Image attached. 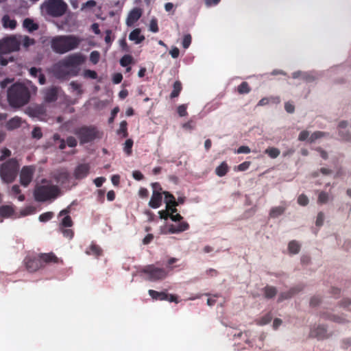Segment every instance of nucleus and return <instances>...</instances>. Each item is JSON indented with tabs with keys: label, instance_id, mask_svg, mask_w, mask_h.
I'll return each mask as SVG.
<instances>
[{
	"label": "nucleus",
	"instance_id": "nucleus-1",
	"mask_svg": "<svg viewBox=\"0 0 351 351\" xmlns=\"http://www.w3.org/2000/svg\"><path fill=\"white\" fill-rule=\"evenodd\" d=\"M81 40L73 35L56 36L51 38L50 46L52 51L58 54H64L78 47Z\"/></svg>",
	"mask_w": 351,
	"mask_h": 351
},
{
	"label": "nucleus",
	"instance_id": "nucleus-2",
	"mask_svg": "<svg viewBox=\"0 0 351 351\" xmlns=\"http://www.w3.org/2000/svg\"><path fill=\"white\" fill-rule=\"evenodd\" d=\"M29 90L23 84L15 83L8 90V101L12 107L23 106L29 102Z\"/></svg>",
	"mask_w": 351,
	"mask_h": 351
},
{
	"label": "nucleus",
	"instance_id": "nucleus-3",
	"mask_svg": "<svg viewBox=\"0 0 351 351\" xmlns=\"http://www.w3.org/2000/svg\"><path fill=\"white\" fill-rule=\"evenodd\" d=\"M41 8L49 16L58 18L66 14L68 5L64 0H45Z\"/></svg>",
	"mask_w": 351,
	"mask_h": 351
},
{
	"label": "nucleus",
	"instance_id": "nucleus-4",
	"mask_svg": "<svg viewBox=\"0 0 351 351\" xmlns=\"http://www.w3.org/2000/svg\"><path fill=\"white\" fill-rule=\"evenodd\" d=\"M19 165L15 158H11L3 163L0 169V176L6 183L12 182L19 171Z\"/></svg>",
	"mask_w": 351,
	"mask_h": 351
},
{
	"label": "nucleus",
	"instance_id": "nucleus-5",
	"mask_svg": "<svg viewBox=\"0 0 351 351\" xmlns=\"http://www.w3.org/2000/svg\"><path fill=\"white\" fill-rule=\"evenodd\" d=\"M74 134L80 140V144H85L93 141L96 138H100L99 131L95 126H82L75 129Z\"/></svg>",
	"mask_w": 351,
	"mask_h": 351
},
{
	"label": "nucleus",
	"instance_id": "nucleus-6",
	"mask_svg": "<svg viewBox=\"0 0 351 351\" xmlns=\"http://www.w3.org/2000/svg\"><path fill=\"white\" fill-rule=\"evenodd\" d=\"M59 191V188L56 185L43 184L36 186L34 195L37 202H45L49 199L56 198Z\"/></svg>",
	"mask_w": 351,
	"mask_h": 351
},
{
	"label": "nucleus",
	"instance_id": "nucleus-7",
	"mask_svg": "<svg viewBox=\"0 0 351 351\" xmlns=\"http://www.w3.org/2000/svg\"><path fill=\"white\" fill-rule=\"evenodd\" d=\"M141 272L146 275V280L152 282L162 280L168 275V272L164 268L157 267L154 265L145 266Z\"/></svg>",
	"mask_w": 351,
	"mask_h": 351
},
{
	"label": "nucleus",
	"instance_id": "nucleus-8",
	"mask_svg": "<svg viewBox=\"0 0 351 351\" xmlns=\"http://www.w3.org/2000/svg\"><path fill=\"white\" fill-rule=\"evenodd\" d=\"M19 49L20 40H19V36L7 37L0 41V53L16 51Z\"/></svg>",
	"mask_w": 351,
	"mask_h": 351
},
{
	"label": "nucleus",
	"instance_id": "nucleus-9",
	"mask_svg": "<svg viewBox=\"0 0 351 351\" xmlns=\"http://www.w3.org/2000/svg\"><path fill=\"white\" fill-rule=\"evenodd\" d=\"M170 219L173 221H179L178 225L171 224L169 226L168 232L171 234L180 233L187 230L189 228V224L186 221H182V216L179 213L170 214Z\"/></svg>",
	"mask_w": 351,
	"mask_h": 351
},
{
	"label": "nucleus",
	"instance_id": "nucleus-10",
	"mask_svg": "<svg viewBox=\"0 0 351 351\" xmlns=\"http://www.w3.org/2000/svg\"><path fill=\"white\" fill-rule=\"evenodd\" d=\"M154 191L152 197L149 202V206L152 208H158L162 204V192L160 184L158 182H154L152 184Z\"/></svg>",
	"mask_w": 351,
	"mask_h": 351
},
{
	"label": "nucleus",
	"instance_id": "nucleus-11",
	"mask_svg": "<svg viewBox=\"0 0 351 351\" xmlns=\"http://www.w3.org/2000/svg\"><path fill=\"white\" fill-rule=\"evenodd\" d=\"M35 172L34 166H24L20 173V183L22 186L27 187L33 179Z\"/></svg>",
	"mask_w": 351,
	"mask_h": 351
},
{
	"label": "nucleus",
	"instance_id": "nucleus-12",
	"mask_svg": "<svg viewBox=\"0 0 351 351\" xmlns=\"http://www.w3.org/2000/svg\"><path fill=\"white\" fill-rule=\"evenodd\" d=\"M148 293L152 298L155 300H167L170 302L175 303L179 302L177 295L168 294L165 291L159 292L155 290L149 289Z\"/></svg>",
	"mask_w": 351,
	"mask_h": 351
},
{
	"label": "nucleus",
	"instance_id": "nucleus-13",
	"mask_svg": "<svg viewBox=\"0 0 351 351\" xmlns=\"http://www.w3.org/2000/svg\"><path fill=\"white\" fill-rule=\"evenodd\" d=\"M24 263L26 269L29 272H35L40 268L43 267V264L40 263L39 255L36 256H27L24 259Z\"/></svg>",
	"mask_w": 351,
	"mask_h": 351
},
{
	"label": "nucleus",
	"instance_id": "nucleus-14",
	"mask_svg": "<svg viewBox=\"0 0 351 351\" xmlns=\"http://www.w3.org/2000/svg\"><path fill=\"white\" fill-rule=\"evenodd\" d=\"M61 64L66 68L77 66L84 62V58L80 54H73L60 61Z\"/></svg>",
	"mask_w": 351,
	"mask_h": 351
},
{
	"label": "nucleus",
	"instance_id": "nucleus-15",
	"mask_svg": "<svg viewBox=\"0 0 351 351\" xmlns=\"http://www.w3.org/2000/svg\"><path fill=\"white\" fill-rule=\"evenodd\" d=\"M90 165L88 163H82L78 165L73 172V176L77 180H82L85 178L90 172Z\"/></svg>",
	"mask_w": 351,
	"mask_h": 351
},
{
	"label": "nucleus",
	"instance_id": "nucleus-16",
	"mask_svg": "<svg viewBox=\"0 0 351 351\" xmlns=\"http://www.w3.org/2000/svg\"><path fill=\"white\" fill-rule=\"evenodd\" d=\"M59 88L57 86H51L44 90V99L46 102L51 103L58 99Z\"/></svg>",
	"mask_w": 351,
	"mask_h": 351
},
{
	"label": "nucleus",
	"instance_id": "nucleus-17",
	"mask_svg": "<svg viewBox=\"0 0 351 351\" xmlns=\"http://www.w3.org/2000/svg\"><path fill=\"white\" fill-rule=\"evenodd\" d=\"M142 12L139 8H134L132 10L127 19H126V24L128 26H132L141 16Z\"/></svg>",
	"mask_w": 351,
	"mask_h": 351
},
{
	"label": "nucleus",
	"instance_id": "nucleus-18",
	"mask_svg": "<svg viewBox=\"0 0 351 351\" xmlns=\"http://www.w3.org/2000/svg\"><path fill=\"white\" fill-rule=\"evenodd\" d=\"M39 258L43 267H44V264L58 263L59 262V258L53 252L40 253L39 254Z\"/></svg>",
	"mask_w": 351,
	"mask_h": 351
},
{
	"label": "nucleus",
	"instance_id": "nucleus-19",
	"mask_svg": "<svg viewBox=\"0 0 351 351\" xmlns=\"http://www.w3.org/2000/svg\"><path fill=\"white\" fill-rule=\"evenodd\" d=\"M70 174L66 170H60L54 175V179L57 183L64 185L69 182Z\"/></svg>",
	"mask_w": 351,
	"mask_h": 351
},
{
	"label": "nucleus",
	"instance_id": "nucleus-20",
	"mask_svg": "<svg viewBox=\"0 0 351 351\" xmlns=\"http://www.w3.org/2000/svg\"><path fill=\"white\" fill-rule=\"evenodd\" d=\"M69 212V208H66L61 210L59 215H68ZM73 224V222L71 219V217L69 215H66L62 219V221L60 224V228H69L71 227Z\"/></svg>",
	"mask_w": 351,
	"mask_h": 351
},
{
	"label": "nucleus",
	"instance_id": "nucleus-21",
	"mask_svg": "<svg viewBox=\"0 0 351 351\" xmlns=\"http://www.w3.org/2000/svg\"><path fill=\"white\" fill-rule=\"evenodd\" d=\"M66 69L65 66L61 64V62L55 65L53 70L56 76L58 78H66L69 75V72Z\"/></svg>",
	"mask_w": 351,
	"mask_h": 351
},
{
	"label": "nucleus",
	"instance_id": "nucleus-22",
	"mask_svg": "<svg viewBox=\"0 0 351 351\" xmlns=\"http://www.w3.org/2000/svg\"><path fill=\"white\" fill-rule=\"evenodd\" d=\"M141 30L139 28H136L129 34V39L134 41L136 44H140L145 40V36L141 34Z\"/></svg>",
	"mask_w": 351,
	"mask_h": 351
},
{
	"label": "nucleus",
	"instance_id": "nucleus-23",
	"mask_svg": "<svg viewBox=\"0 0 351 351\" xmlns=\"http://www.w3.org/2000/svg\"><path fill=\"white\" fill-rule=\"evenodd\" d=\"M292 77L294 79L300 78L306 82H311L314 81L315 77L313 75L307 72L295 71L292 73Z\"/></svg>",
	"mask_w": 351,
	"mask_h": 351
},
{
	"label": "nucleus",
	"instance_id": "nucleus-24",
	"mask_svg": "<svg viewBox=\"0 0 351 351\" xmlns=\"http://www.w3.org/2000/svg\"><path fill=\"white\" fill-rule=\"evenodd\" d=\"M86 253L88 255H93L99 257L102 255L103 250L98 245L92 243L88 248L86 249Z\"/></svg>",
	"mask_w": 351,
	"mask_h": 351
},
{
	"label": "nucleus",
	"instance_id": "nucleus-25",
	"mask_svg": "<svg viewBox=\"0 0 351 351\" xmlns=\"http://www.w3.org/2000/svg\"><path fill=\"white\" fill-rule=\"evenodd\" d=\"M286 208L287 206L285 204L273 207L269 211V217L271 218H277L285 213Z\"/></svg>",
	"mask_w": 351,
	"mask_h": 351
},
{
	"label": "nucleus",
	"instance_id": "nucleus-26",
	"mask_svg": "<svg viewBox=\"0 0 351 351\" xmlns=\"http://www.w3.org/2000/svg\"><path fill=\"white\" fill-rule=\"evenodd\" d=\"M3 27L14 29L16 27V21L11 19L8 15H4L2 18Z\"/></svg>",
	"mask_w": 351,
	"mask_h": 351
},
{
	"label": "nucleus",
	"instance_id": "nucleus-27",
	"mask_svg": "<svg viewBox=\"0 0 351 351\" xmlns=\"http://www.w3.org/2000/svg\"><path fill=\"white\" fill-rule=\"evenodd\" d=\"M21 125V119L19 117H14L10 119L6 123V128L9 130L18 128Z\"/></svg>",
	"mask_w": 351,
	"mask_h": 351
},
{
	"label": "nucleus",
	"instance_id": "nucleus-28",
	"mask_svg": "<svg viewBox=\"0 0 351 351\" xmlns=\"http://www.w3.org/2000/svg\"><path fill=\"white\" fill-rule=\"evenodd\" d=\"M182 90V85L180 81L177 80L173 83V90L170 94V98L178 97Z\"/></svg>",
	"mask_w": 351,
	"mask_h": 351
},
{
	"label": "nucleus",
	"instance_id": "nucleus-29",
	"mask_svg": "<svg viewBox=\"0 0 351 351\" xmlns=\"http://www.w3.org/2000/svg\"><path fill=\"white\" fill-rule=\"evenodd\" d=\"M300 244L295 240L291 241L288 244V250L291 254H297L300 251Z\"/></svg>",
	"mask_w": 351,
	"mask_h": 351
},
{
	"label": "nucleus",
	"instance_id": "nucleus-30",
	"mask_svg": "<svg viewBox=\"0 0 351 351\" xmlns=\"http://www.w3.org/2000/svg\"><path fill=\"white\" fill-rule=\"evenodd\" d=\"M299 291H300V289H298L296 288H292L287 292L281 293L279 295L278 302H280L283 301L284 300L289 299V298H291L294 294H295L296 293H298Z\"/></svg>",
	"mask_w": 351,
	"mask_h": 351
},
{
	"label": "nucleus",
	"instance_id": "nucleus-31",
	"mask_svg": "<svg viewBox=\"0 0 351 351\" xmlns=\"http://www.w3.org/2000/svg\"><path fill=\"white\" fill-rule=\"evenodd\" d=\"M19 40H20V45H23V46L25 48L35 44V40L27 36L19 35Z\"/></svg>",
	"mask_w": 351,
	"mask_h": 351
},
{
	"label": "nucleus",
	"instance_id": "nucleus-32",
	"mask_svg": "<svg viewBox=\"0 0 351 351\" xmlns=\"http://www.w3.org/2000/svg\"><path fill=\"white\" fill-rule=\"evenodd\" d=\"M326 328L322 326H318L313 331H312V335L317 337L318 339L324 338L326 336Z\"/></svg>",
	"mask_w": 351,
	"mask_h": 351
},
{
	"label": "nucleus",
	"instance_id": "nucleus-33",
	"mask_svg": "<svg viewBox=\"0 0 351 351\" xmlns=\"http://www.w3.org/2000/svg\"><path fill=\"white\" fill-rule=\"evenodd\" d=\"M263 292H264L265 297L266 298L271 299L276 296V295L277 293V289L274 287L267 285L263 289Z\"/></svg>",
	"mask_w": 351,
	"mask_h": 351
},
{
	"label": "nucleus",
	"instance_id": "nucleus-34",
	"mask_svg": "<svg viewBox=\"0 0 351 351\" xmlns=\"http://www.w3.org/2000/svg\"><path fill=\"white\" fill-rule=\"evenodd\" d=\"M229 167L226 162H221L215 169L216 174L222 177L224 176L228 171Z\"/></svg>",
	"mask_w": 351,
	"mask_h": 351
},
{
	"label": "nucleus",
	"instance_id": "nucleus-35",
	"mask_svg": "<svg viewBox=\"0 0 351 351\" xmlns=\"http://www.w3.org/2000/svg\"><path fill=\"white\" fill-rule=\"evenodd\" d=\"M23 27L29 32H33L38 28V26L32 19L27 18L23 21Z\"/></svg>",
	"mask_w": 351,
	"mask_h": 351
},
{
	"label": "nucleus",
	"instance_id": "nucleus-36",
	"mask_svg": "<svg viewBox=\"0 0 351 351\" xmlns=\"http://www.w3.org/2000/svg\"><path fill=\"white\" fill-rule=\"evenodd\" d=\"M162 193L165 195V202L168 206L169 204H171L172 206H178L176 199L173 195L168 191H163Z\"/></svg>",
	"mask_w": 351,
	"mask_h": 351
},
{
	"label": "nucleus",
	"instance_id": "nucleus-37",
	"mask_svg": "<svg viewBox=\"0 0 351 351\" xmlns=\"http://www.w3.org/2000/svg\"><path fill=\"white\" fill-rule=\"evenodd\" d=\"M14 213L12 207L10 206H1L0 207V215L3 217L11 216Z\"/></svg>",
	"mask_w": 351,
	"mask_h": 351
},
{
	"label": "nucleus",
	"instance_id": "nucleus-38",
	"mask_svg": "<svg viewBox=\"0 0 351 351\" xmlns=\"http://www.w3.org/2000/svg\"><path fill=\"white\" fill-rule=\"evenodd\" d=\"M237 91L239 94H247L251 91V88L247 82H243L237 87Z\"/></svg>",
	"mask_w": 351,
	"mask_h": 351
},
{
	"label": "nucleus",
	"instance_id": "nucleus-39",
	"mask_svg": "<svg viewBox=\"0 0 351 351\" xmlns=\"http://www.w3.org/2000/svg\"><path fill=\"white\" fill-rule=\"evenodd\" d=\"M265 153L271 158H276L280 155V152L276 147H268L265 150Z\"/></svg>",
	"mask_w": 351,
	"mask_h": 351
},
{
	"label": "nucleus",
	"instance_id": "nucleus-40",
	"mask_svg": "<svg viewBox=\"0 0 351 351\" xmlns=\"http://www.w3.org/2000/svg\"><path fill=\"white\" fill-rule=\"evenodd\" d=\"M272 319V315L271 313H268L266 315H263L259 319L256 321L257 324L261 326L266 325L271 322Z\"/></svg>",
	"mask_w": 351,
	"mask_h": 351
},
{
	"label": "nucleus",
	"instance_id": "nucleus-41",
	"mask_svg": "<svg viewBox=\"0 0 351 351\" xmlns=\"http://www.w3.org/2000/svg\"><path fill=\"white\" fill-rule=\"evenodd\" d=\"M133 62V58L130 55H124L120 60V64L122 66H128Z\"/></svg>",
	"mask_w": 351,
	"mask_h": 351
},
{
	"label": "nucleus",
	"instance_id": "nucleus-42",
	"mask_svg": "<svg viewBox=\"0 0 351 351\" xmlns=\"http://www.w3.org/2000/svg\"><path fill=\"white\" fill-rule=\"evenodd\" d=\"M12 193L14 195H19L18 196V199L21 202H23L25 200V195L21 194V189L19 185L14 184L12 187Z\"/></svg>",
	"mask_w": 351,
	"mask_h": 351
},
{
	"label": "nucleus",
	"instance_id": "nucleus-43",
	"mask_svg": "<svg viewBox=\"0 0 351 351\" xmlns=\"http://www.w3.org/2000/svg\"><path fill=\"white\" fill-rule=\"evenodd\" d=\"M127 125H128L127 121H122L120 123V127H119V130L117 132L118 134H123V136L124 137L128 136Z\"/></svg>",
	"mask_w": 351,
	"mask_h": 351
},
{
	"label": "nucleus",
	"instance_id": "nucleus-44",
	"mask_svg": "<svg viewBox=\"0 0 351 351\" xmlns=\"http://www.w3.org/2000/svg\"><path fill=\"white\" fill-rule=\"evenodd\" d=\"M60 230L66 238L71 239L74 236V232L71 229H67L65 228H60Z\"/></svg>",
	"mask_w": 351,
	"mask_h": 351
},
{
	"label": "nucleus",
	"instance_id": "nucleus-45",
	"mask_svg": "<svg viewBox=\"0 0 351 351\" xmlns=\"http://www.w3.org/2000/svg\"><path fill=\"white\" fill-rule=\"evenodd\" d=\"M53 217V213L52 212H46L41 214L39 216V220L42 222H47L52 219Z\"/></svg>",
	"mask_w": 351,
	"mask_h": 351
},
{
	"label": "nucleus",
	"instance_id": "nucleus-46",
	"mask_svg": "<svg viewBox=\"0 0 351 351\" xmlns=\"http://www.w3.org/2000/svg\"><path fill=\"white\" fill-rule=\"evenodd\" d=\"M187 106L186 104L180 105L177 108V112L180 117H186L188 115L187 112Z\"/></svg>",
	"mask_w": 351,
	"mask_h": 351
},
{
	"label": "nucleus",
	"instance_id": "nucleus-47",
	"mask_svg": "<svg viewBox=\"0 0 351 351\" xmlns=\"http://www.w3.org/2000/svg\"><path fill=\"white\" fill-rule=\"evenodd\" d=\"M133 145V141L132 139L126 140L124 146V151L128 155H130L132 154V148Z\"/></svg>",
	"mask_w": 351,
	"mask_h": 351
},
{
	"label": "nucleus",
	"instance_id": "nucleus-48",
	"mask_svg": "<svg viewBox=\"0 0 351 351\" xmlns=\"http://www.w3.org/2000/svg\"><path fill=\"white\" fill-rule=\"evenodd\" d=\"M324 133L320 131L313 132L309 137L308 141L310 143L315 142L317 139L320 138L324 136Z\"/></svg>",
	"mask_w": 351,
	"mask_h": 351
},
{
	"label": "nucleus",
	"instance_id": "nucleus-49",
	"mask_svg": "<svg viewBox=\"0 0 351 351\" xmlns=\"http://www.w3.org/2000/svg\"><path fill=\"white\" fill-rule=\"evenodd\" d=\"M32 136L34 138L40 139L43 136V132L39 127H36L32 132Z\"/></svg>",
	"mask_w": 351,
	"mask_h": 351
},
{
	"label": "nucleus",
	"instance_id": "nucleus-50",
	"mask_svg": "<svg viewBox=\"0 0 351 351\" xmlns=\"http://www.w3.org/2000/svg\"><path fill=\"white\" fill-rule=\"evenodd\" d=\"M99 53L97 51H93L90 53V60L93 64H97L99 60Z\"/></svg>",
	"mask_w": 351,
	"mask_h": 351
},
{
	"label": "nucleus",
	"instance_id": "nucleus-51",
	"mask_svg": "<svg viewBox=\"0 0 351 351\" xmlns=\"http://www.w3.org/2000/svg\"><path fill=\"white\" fill-rule=\"evenodd\" d=\"M191 34H186L184 38H183V40H182V47L184 48V49H187L191 43Z\"/></svg>",
	"mask_w": 351,
	"mask_h": 351
},
{
	"label": "nucleus",
	"instance_id": "nucleus-52",
	"mask_svg": "<svg viewBox=\"0 0 351 351\" xmlns=\"http://www.w3.org/2000/svg\"><path fill=\"white\" fill-rule=\"evenodd\" d=\"M328 195L327 193L322 191L319 194L317 202L319 204H326L328 202Z\"/></svg>",
	"mask_w": 351,
	"mask_h": 351
},
{
	"label": "nucleus",
	"instance_id": "nucleus-53",
	"mask_svg": "<svg viewBox=\"0 0 351 351\" xmlns=\"http://www.w3.org/2000/svg\"><path fill=\"white\" fill-rule=\"evenodd\" d=\"M84 75L85 77L95 80L97 77V73L95 71L87 69L84 71Z\"/></svg>",
	"mask_w": 351,
	"mask_h": 351
},
{
	"label": "nucleus",
	"instance_id": "nucleus-54",
	"mask_svg": "<svg viewBox=\"0 0 351 351\" xmlns=\"http://www.w3.org/2000/svg\"><path fill=\"white\" fill-rule=\"evenodd\" d=\"M195 125H196L195 122L193 120L191 119L189 121H187L186 123H184L182 125V128L187 130H192L195 129Z\"/></svg>",
	"mask_w": 351,
	"mask_h": 351
},
{
	"label": "nucleus",
	"instance_id": "nucleus-55",
	"mask_svg": "<svg viewBox=\"0 0 351 351\" xmlns=\"http://www.w3.org/2000/svg\"><path fill=\"white\" fill-rule=\"evenodd\" d=\"M298 202L301 206H306L308 204V199L305 195L302 194L298 197Z\"/></svg>",
	"mask_w": 351,
	"mask_h": 351
},
{
	"label": "nucleus",
	"instance_id": "nucleus-56",
	"mask_svg": "<svg viewBox=\"0 0 351 351\" xmlns=\"http://www.w3.org/2000/svg\"><path fill=\"white\" fill-rule=\"evenodd\" d=\"M149 29L152 32H158V22L156 19H152L150 21L149 24Z\"/></svg>",
	"mask_w": 351,
	"mask_h": 351
},
{
	"label": "nucleus",
	"instance_id": "nucleus-57",
	"mask_svg": "<svg viewBox=\"0 0 351 351\" xmlns=\"http://www.w3.org/2000/svg\"><path fill=\"white\" fill-rule=\"evenodd\" d=\"M309 132L307 130H302L298 136V140L300 141H308Z\"/></svg>",
	"mask_w": 351,
	"mask_h": 351
},
{
	"label": "nucleus",
	"instance_id": "nucleus-58",
	"mask_svg": "<svg viewBox=\"0 0 351 351\" xmlns=\"http://www.w3.org/2000/svg\"><path fill=\"white\" fill-rule=\"evenodd\" d=\"M77 140L73 136H69L66 138V145L70 147H75L77 146Z\"/></svg>",
	"mask_w": 351,
	"mask_h": 351
},
{
	"label": "nucleus",
	"instance_id": "nucleus-59",
	"mask_svg": "<svg viewBox=\"0 0 351 351\" xmlns=\"http://www.w3.org/2000/svg\"><path fill=\"white\" fill-rule=\"evenodd\" d=\"M322 302V298L319 295H315L311 298L310 304L312 306H317Z\"/></svg>",
	"mask_w": 351,
	"mask_h": 351
},
{
	"label": "nucleus",
	"instance_id": "nucleus-60",
	"mask_svg": "<svg viewBox=\"0 0 351 351\" xmlns=\"http://www.w3.org/2000/svg\"><path fill=\"white\" fill-rule=\"evenodd\" d=\"M11 151L7 148H4L1 150V155L0 156V161L4 160L7 157L10 156Z\"/></svg>",
	"mask_w": 351,
	"mask_h": 351
},
{
	"label": "nucleus",
	"instance_id": "nucleus-61",
	"mask_svg": "<svg viewBox=\"0 0 351 351\" xmlns=\"http://www.w3.org/2000/svg\"><path fill=\"white\" fill-rule=\"evenodd\" d=\"M119 112V107H115L112 109V112H111V116L108 119V123H113L114 120V118L115 117L117 116V113Z\"/></svg>",
	"mask_w": 351,
	"mask_h": 351
},
{
	"label": "nucleus",
	"instance_id": "nucleus-62",
	"mask_svg": "<svg viewBox=\"0 0 351 351\" xmlns=\"http://www.w3.org/2000/svg\"><path fill=\"white\" fill-rule=\"evenodd\" d=\"M285 109L288 113H293L295 110L294 105L288 101L285 104Z\"/></svg>",
	"mask_w": 351,
	"mask_h": 351
},
{
	"label": "nucleus",
	"instance_id": "nucleus-63",
	"mask_svg": "<svg viewBox=\"0 0 351 351\" xmlns=\"http://www.w3.org/2000/svg\"><path fill=\"white\" fill-rule=\"evenodd\" d=\"M251 165V162L249 161H245L242 162L241 164L238 165V170L241 171H244L247 170Z\"/></svg>",
	"mask_w": 351,
	"mask_h": 351
},
{
	"label": "nucleus",
	"instance_id": "nucleus-64",
	"mask_svg": "<svg viewBox=\"0 0 351 351\" xmlns=\"http://www.w3.org/2000/svg\"><path fill=\"white\" fill-rule=\"evenodd\" d=\"M160 218L162 219L167 220V219L170 218V214L169 213L168 210H162L158 212Z\"/></svg>",
	"mask_w": 351,
	"mask_h": 351
}]
</instances>
